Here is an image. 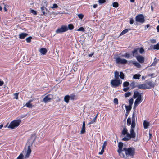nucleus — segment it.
I'll return each mask as SVG.
<instances>
[{"label":"nucleus","mask_w":159,"mask_h":159,"mask_svg":"<svg viewBox=\"0 0 159 159\" xmlns=\"http://www.w3.org/2000/svg\"><path fill=\"white\" fill-rule=\"evenodd\" d=\"M23 155L22 154H20L17 157L16 159H23Z\"/></svg>","instance_id":"nucleus-47"},{"label":"nucleus","mask_w":159,"mask_h":159,"mask_svg":"<svg viewBox=\"0 0 159 159\" xmlns=\"http://www.w3.org/2000/svg\"><path fill=\"white\" fill-rule=\"evenodd\" d=\"M126 134L127 137L129 138V139H130L131 138H132V137L131 136V135H130V134L127 133Z\"/></svg>","instance_id":"nucleus-51"},{"label":"nucleus","mask_w":159,"mask_h":159,"mask_svg":"<svg viewBox=\"0 0 159 159\" xmlns=\"http://www.w3.org/2000/svg\"><path fill=\"white\" fill-rule=\"evenodd\" d=\"M31 149H30V146H28V149L27 152L28 153H29L30 154L31 153Z\"/></svg>","instance_id":"nucleus-48"},{"label":"nucleus","mask_w":159,"mask_h":159,"mask_svg":"<svg viewBox=\"0 0 159 159\" xmlns=\"http://www.w3.org/2000/svg\"><path fill=\"white\" fill-rule=\"evenodd\" d=\"M77 30L79 31H81L83 32H84L85 31L83 27H81L80 28Z\"/></svg>","instance_id":"nucleus-46"},{"label":"nucleus","mask_w":159,"mask_h":159,"mask_svg":"<svg viewBox=\"0 0 159 159\" xmlns=\"http://www.w3.org/2000/svg\"><path fill=\"white\" fill-rule=\"evenodd\" d=\"M32 38L31 36H30L28 37V38H26V41L27 42V43H29L31 42V39H32Z\"/></svg>","instance_id":"nucleus-45"},{"label":"nucleus","mask_w":159,"mask_h":159,"mask_svg":"<svg viewBox=\"0 0 159 159\" xmlns=\"http://www.w3.org/2000/svg\"><path fill=\"white\" fill-rule=\"evenodd\" d=\"M70 99V96L67 95L65 96L64 97V101L66 103H68L69 102V100Z\"/></svg>","instance_id":"nucleus-19"},{"label":"nucleus","mask_w":159,"mask_h":159,"mask_svg":"<svg viewBox=\"0 0 159 159\" xmlns=\"http://www.w3.org/2000/svg\"><path fill=\"white\" fill-rule=\"evenodd\" d=\"M120 77L119 73L118 71H116L114 72V77L116 79H119Z\"/></svg>","instance_id":"nucleus-24"},{"label":"nucleus","mask_w":159,"mask_h":159,"mask_svg":"<svg viewBox=\"0 0 159 159\" xmlns=\"http://www.w3.org/2000/svg\"><path fill=\"white\" fill-rule=\"evenodd\" d=\"M28 35V34L25 33H22L19 35V38L20 39H24Z\"/></svg>","instance_id":"nucleus-13"},{"label":"nucleus","mask_w":159,"mask_h":159,"mask_svg":"<svg viewBox=\"0 0 159 159\" xmlns=\"http://www.w3.org/2000/svg\"><path fill=\"white\" fill-rule=\"evenodd\" d=\"M130 129H134L136 125L135 122H132Z\"/></svg>","instance_id":"nucleus-33"},{"label":"nucleus","mask_w":159,"mask_h":159,"mask_svg":"<svg viewBox=\"0 0 159 159\" xmlns=\"http://www.w3.org/2000/svg\"><path fill=\"white\" fill-rule=\"evenodd\" d=\"M122 81L120 79H114L111 81V85L112 87L116 88L119 87L122 84Z\"/></svg>","instance_id":"nucleus-3"},{"label":"nucleus","mask_w":159,"mask_h":159,"mask_svg":"<svg viewBox=\"0 0 159 159\" xmlns=\"http://www.w3.org/2000/svg\"><path fill=\"white\" fill-rule=\"evenodd\" d=\"M106 141H105L103 143V144L102 146V148H103V149H104V148H105V146L106 145Z\"/></svg>","instance_id":"nucleus-60"},{"label":"nucleus","mask_w":159,"mask_h":159,"mask_svg":"<svg viewBox=\"0 0 159 159\" xmlns=\"http://www.w3.org/2000/svg\"><path fill=\"white\" fill-rule=\"evenodd\" d=\"M4 84L3 81H2L0 80V86H2Z\"/></svg>","instance_id":"nucleus-63"},{"label":"nucleus","mask_w":159,"mask_h":159,"mask_svg":"<svg viewBox=\"0 0 159 159\" xmlns=\"http://www.w3.org/2000/svg\"><path fill=\"white\" fill-rule=\"evenodd\" d=\"M96 121V117H94L92 120L89 122L88 124V125H90L94 123Z\"/></svg>","instance_id":"nucleus-31"},{"label":"nucleus","mask_w":159,"mask_h":159,"mask_svg":"<svg viewBox=\"0 0 159 159\" xmlns=\"http://www.w3.org/2000/svg\"><path fill=\"white\" fill-rule=\"evenodd\" d=\"M106 2L105 0H99L98 2L101 4H102L105 3Z\"/></svg>","instance_id":"nucleus-55"},{"label":"nucleus","mask_w":159,"mask_h":159,"mask_svg":"<svg viewBox=\"0 0 159 159\" xmlns=\"http://www.w3.org/2000/svg\"><path fill=\"white\" fill-rule=\"evenodd\" d=\"M133 99L132 98H131L129 100V106H132L133 103Z\"/></svg>","instance_id":"nucleus-42"},{"label":"nucleus","mask_w":159,"mask_h":159,"mask_svg":"<svg viewBox=\"0 0 159 159\" xmlns=\"http://www.w3.org/2000/svg\"><path fill=\"white\" fill-rule=\"evenodd\" d=\"M119 6L118 3L117 2H114L113 3V6L114 7L117 8Z\"/></svg>","instance_id":"nucleus-40"},{"label":"nucleus","mask_w":159,"mask_h":159,"mask_svg":"<svg viewBox=\"0 0 159 159\" xmlns=\"http://www.w3.org/2000/svg\"><path fill=\"white\" fill-rule=\"evenodd\" d=\"M30 154H29V153H28L27 152H26V155H25V158H28L30 155Z\"/></svg>","instance_id":"nucleus-62"},{"label":"nucleus","mask_w":159,"mask_h":159,"mask_svg":"<svg viewBox=\"0 0 159 159\" xmlns=\"http://www.w3.org/2000/svg\"><path fill=\"white\" fill-rule=\"evenodd\" d=\"M68 30H72L74 28V26L73 24H69L68 25V27H67Z\"/></svg>","instance_id":"nucleus-35"},{"label":"nucleus","mask_w":159,"mask_h":159,"mask_svg":"<svg viewBox=\"0 0 159 159\" xmlns=\"http://www.w3.org/2000/svg\"><path fill=\"white\" fill-rule=\"evenodd\" d=\"M48 95L45 96L43 99V101L45 103H47L48 102H49L51 100V98L48 97Z\"/></svg>","instance_id":"nucleus-16"},{"label":"nucleus","mask_w":159,"mask_h":159,"mask_svg":"<svg viewBox=\"0 0 159 159\" xmlns=\"http://www.w3.org/2000/svg\"><path fill=\"white\" fill-rule=\"evenodd\" d=\"M139 49V48H135L132 52V53L133 54V56H136V55L138 54V51Z\"/></svg>","instance_id":"nucleus-23"},{"label":"nucleus","mask_w":159,"mask_h":159,"mask_svg":"<svg viewBox=\"0 0 159 159\" xmlns=\"http://www.w3.org/2000/svg\"><path fill=\"white\" fill-rule=\"evenodd\" d=\"M70 96V99L72 100H76L77 99V97L74 94H71Z\"/></svg>","instance_id":"nucleus-22"},{"label":"nucleus","mask_w":159,"mask_h":159,"mask_svg":"<svg viewBox=\"0 0 159 159\" xmlns=\"http://www.w3.org/2000/svg\"><path fill=\"white\" fill-rule=\"evenodd\" d=\"M151 42L152 43H156V41L155 39H152V40H151Z\"/></svg>","instance_id":"nucleus-61"},{"label":"nucleus","mask_w":159,"mask_h":159,"mask_svg":"<svg viewBox=\"0 0 159 159\" xmlns=\"http://www.w3.org/2000/svg\"><path fill=\"white\" fill-rule=\"evenodd\" d=\"M150 47L151 49H153L159 50V44H157L156 45H153L151 46Z\"/></svg>","instance_id":"nucleus-21"},{"label":"nucleus","mask_w":159,"mask_h":159,"mask_svg":"<svg viewBox=\"0 0 159 159\" xmlns=\"http://www.w3.org/2000/svg\"><path fill=\"white\" fill-rule=\"evenodd\" d=\"M148 85V86L150 87V88L151 87H154V85L152 83V81H149L147 83V84Z\"/></svg>","instance_id":"nucleus-27"},{"label":"nucleus","mask_w":159,"mask_h":159,"mask_svg":"<svg viewBox=\"0 0 159 159\" xmlns=\"http://www.w3.org/2000/svg\"><path fill=\"white\" fill-rule=\"evenodd\" d=\"M129 83L128 82L126 81V82H125L123 83V86L124 87H127L128 85H129Z\"/></svg>","instance_id":"nucleus-39"},{"label":"nucleus","mask_w":159,"mask_h":159,"mask_svg":"<svg viewBox=\"0 0 159 159\" xmlns=\"http://www.w3.org/2000/svg\"><path fill=\"white\" fill-rule=\"evenodd\" d=\"M116 61L117 64H125L127 62V60L125 59H121L120 57H117L116 59Z\"/></svg>","instance_id":"nucleus-6"},{"label":"nucleus","mask_w":159,"mask_h":159,"mask_svg":"<svg viewBox=\"0 0 159 159\" xmlns=\"http://www.w3.org/2000/svg\"><path fill=\"white\" fill-rule=\"evenodd\" d=\"M122 140L124 141H127L129 140V138H127V137H125L123 138L122 139Z\"/></svg>","instance_id":"nucleus-54"},{"label":"nucleus","mask_w":159,"mask_h":159,"mask_svg":"<svg viewBox=\"0 0 159 159\" xmlns=\"http://www.w3.org/2000/svg\"><path fill=\"white\" fill-rule=\"evenodd\" d=\"M139 52L141 54H142V53L143 52H144V49L142 48H141L140 49H139Z\"/></svg>","instance_id":"nucleus-52"},{"label":"nucleus","mask_w":159,"mask_h":159,"mask_svg":"<svg viewBox=\"0 0 159 159\" xmlns=\"http://www.w3.org/2000/svg\"><path fill=\"white\" fill-rule=\"evenodd\" d=\"M125 57L126 58H129L130 57L129 54L127 53H126L125 54Z\"/></svg>","instance_id":"nucleus-59"},{"label":"nucleus","mask_w":159,"mask_h":159,"mask_svg":"<svg viewBox=\"0 0 159 159\" xmlns=\"http://www.w3.org/2000/svg\"><path fill=\"white\" fill-rule=\"evenodd\" d=\"M19 95V93H15L14 94V98L16 99H18V96Z\"/></svg>","instance_id":"nucleus-44"},{"label":"nucleus","mask_w":159,"mask_h":159,"mask_svg":"<svg viewBox=\"0 0 159 159\" xmlns=\"http://www.w3.org/2000/svg\"><path fill=\"white\" fill-rule=\"evenodd\" d=\"M131 123H131V119L129 117L127 119V125H130L131 124Z\"/></svg>","instance_id":"nucleus-34"},{"label":"nucleus","mask_w":159,"mask_h":159,"mask_svg":"<svg viewBox=\"0 0 159 159\" xmlns=\"http://www.w3.org/2000/svg\"><path fill=\"white\" fill-rule=\"evenodd\" d=\"M85 124L84 121L83 123L82 128L80 131V133L83 134L85 132Z\"/></svg>","instance_id":"nucleus-12"},{"label":"nucleus","mask_w":159,"mask_h":159,"mask_svg":"<svg viewBox=\"0 0 159 159\" xmlns=\"http://www.w3.org/2000/svg\"><path fill=\"white\" fill-rule=\"evenodd\" d=\"M136 112L134 111L132 114V122H135V117Z\"/></svg>","instance_id":"nucleus-28"},{"label":"nucleus","mask_w":159,"mask_h":159,"mask_svg":"<svg viewBox=\"0 0 159 159\" xmlns=\"http://www.w3.org/2000/svg\"><path fill=\"white\" fill-rule=\"evenodd\" d=\"M104 152V149L103 148H102L101 152H99L98 153L99 155H102L103 154V152Z\"/></svg>","instance_id":"nucleus-56"},{"label":"nucleus","mask_w":159,"mask_h":159,"mask_svg":"<svg viewBox=\"0 0 159 159\" xmlns=\"http://www.w3.org/2000/svg\"><path fill=\"white\" fill-rule=\"evenodd\" d=\"M58 7V5L55 3L53 4L52 6L51 7L52 9L57 8Z\"/></svg>","instance_id":"nucleus-49"},{"label":"nucleus","mask_w":159,"mask_h":159,"mask_svg":"<svg viewBox=\"0 0 159 159\" xmlns=\"http://www.w3.org/2000/svg\"><path fill=\"white\" fill-rule=\"evenodd\" d=\"M143 126L144 128L145 129H146L148 128V127L149 125V123L148 122L144 120L143 122Z\"/></svg>","instance_id":"nucleus-20"},{"label":"nucleus","mask_w":159,"mask_h":159,"mask_svg":"<svg viewBox=\"0 0 159 159\" xmlns=\"http://www.w3.org/2000/svg\"><path fill=\"white\" fill-rule=\"evenodd\" d=\"M125 107L126 108V113L127 114H129V112H130V111L131 109L132 106L129 105L126 106L125 105Z\"/></svg>","instance_id":"nucleus-14"},{"label":"nucleus","mask_w":159,"mask_h":159,"mask_svg":"<svg viewBox=\"0 0 159 159\" xmlns=\"http://www.w3.org/2000/svg\"><path fill=\"white\" fill-rule=\"evenodd\" d=\"M131 95V93L130 92L126 93L125 94V97H128Z\"/></svg>","instance_id":"nucleus-43"},{"label":"nucleus","mask_w":159,"mask_h":159,"mask_svg":"<svg viewBox=\"0 0 159 159\" xmlns=\"http://www.w3.org/2000/svg\"><path fill=\"white\" fill-rule=\"evenodd\" d=\"M135 20L136 22L143 23L145 22L144 17L143 14H139L135 17Z\"/></svg>","instance_id":"nucleus-5"},{"label":"nucleus","mask_w":159,"mask_h":159,"mask_svg":"<svg viewBox=\"0 0 159 159\" xmlns=\"http://www.w3.org/2000/svg\"><path fill=\"white\" fill-rule=\"evenodd\" d=\"M123 150L125 151V154L126 155L127 157H130L133 158L135 154V149L133 147H131L128 148H123Z\"/></svg>","instance_id":"nucleus-1"},{"label":"nucleus","mask_w":159,"mask_h":159,"mask_svg":"<svg viewBox=\"0 0 159 159\" xmlns=\"http://www.w3.org/2000/svg\"><path fill=\"white\" fill-rule=\"evenodd\" d=\"M39 52L41 54L44 55L47 53V50L45 48H42L40 49Z\"/></svg>","instance_id":"nucleus-15"},{"label":"nucleus","mask_w":159,"mask_h":159,"mask_svg":"<svg viewBox=\"0 0 159 159\" xmlns=\"http://www.w3.org/2000/svg\"><path fill=\"white\" fill-rule=\"evenodd\" d=\"M129 89V88L128 87L123 88V90L125 92L127 91Z\"/></svg>","instance_id":"nucleus-57"},{"label":"nucleus","mask_w":159,"mask_h":159,"mask_svg":"<svg viewBox=\"0 0 159 159\" xmlns=\"http://www.w3.org/2000/svg\"><path fill=\"white\" fill-rule=\"evenodd\" d=\"M133 64L137 68H140L141 67V65L138 62H134Z\"/></svg>","instance_id":"nucleus-37"},{"label":"nucleus","mask_w":159,"mask_h":159,"mask_svg":"<svg viewBox=\"0 0 159 159\" xmlns=\"http://www.w3.org/2000/svg\"><path fill=\"white\" fill-rule=\"evenodd\" d=\"M128 31H129V30L127 29H126L124 30L120 33V36L122 35L126 34Z\"/></svg>","instance_id":"nucleus-32"},{"label":"nucleus","mask_w":159,"mask_h":159,"mask_svg":"<svg viewBox=\"0 0 159 159\" xmlns=\"http://www.w3.org/2000/svg\"><path fill=\"white\" fill-rule=\"evenodd\" d=\"M134 21V20L132 18H130V24H132L133 23Z\"/></svg>","instance_id":"nucleus-58"},{"label":"nucleus","mask_w":159,"mask_h":159,"mask_svg":"<svg viewBox=\"0 0 159 159\" xmlns=\"http://www.w3.org/2000/svg\"><path fill=\"white\" fill-rule=\"evenodd\" d=\"M123 144L122 142H120L119 143L118 147L119 149L118 150H123Z\"/></svg>","instance_id":"nucleus-25"},{"label":"nucleus","mask_w":159,"mask_h":159,"mask_svg":"<svg viewBox=\"0 0 159 159\" xmlns=\"http://www.w3.org/2000/svg\"><path fill=\"white\" fill-rule=\"evenodd\" d=\"M124 151L123 150H117V152H118L119 155L121 157L125 158H127L126 155H125L122 152V151Z\"/></svg>","instance_id":"nucleus-10"},{"label":"nucleus","mask_w":159,"mask_h":159,"mask_svg":"<svg viewBox=\"0 0 159 159\" xmlns=\"http://www.w3.org/2000/svg\"><path fill=\"white\" fill-rule=\"evenodd\" d=\"M141 76V75L140 74H136L134 75L133 77V79H139L140 78V77Z\"/></svg>","instance_id":"nucleus-29"},{"label":"nucleus","mask_w":159,"mask_h":159,"mask_svg":"<svg viewBox=\"0 0 159 159\" xmlns=\"http://www.w3.org/2000/svg\"><path fill=\"white\" fill-rule=\"evenodd\" d=\"M21 121L20 119L15 120L10 123L8 127L11 129H13L18 126L21 123Z\"/></svg>","instance_id":"nucleus-2"},{"label":"nucleus","mask_w":159,"mask_h":159,"mask_svg":"<svg viewBox=\"0 0 159 159\" xmlns=\"http://www.w3.org/2000/svg\"><path fill=\"white\" fill-rule=\"evenodd\" d=\"M26 106L27 107L29 108H32L33 107L31 103H27L25 104Z\"/></svg>","instance_id":"nucleus-38"},{"label":"nucleus","mask_w":159,"mask_h":159,"mask_svg":"<svg viewBox=\"0 0 159 159\" xmlns=\"http://www.w3.org/2000/svg\"><path fill=\"white\" fill-rule=\"evenodd\" d=\"M128 133V130L125 127L124 128L123 130L122 131V134L123 135H125Z\"/></svg>","instance_id":"nucleus-26"},{"label":"nucleus","mask_w":159,"mask_h":159,"mask_svg":"<svg viewBox=\"0 0 159 159\" xmlns=\"http://www.w3.org/2000/svg\"><path fill=\"white\" fill-rule=\"evenodd\" d=\"M141 96L137 98L134 102V107H136L138 105L142 102Z\"/></svg>","instance_id":"nucleus-8"},{"label":"nucleus","mask_w":159,"mask_h":159,"mask_svg":"<svg viewBox=\"0 0 159 159\" xmlns=\"http://www.w3.org/2000/svg\"><path fill=\"white\" fill-rule=\"evenodd\" d=\"M137 88L140 89H150V87L148 86L146 84H143L137 85Z\"/></svg>","instance_id":"nucleus-7"},{"label":"nucleus","mask_w":159,"mask_h":159,"mask_svg":"<svg viewBox=\"0 0 159 159\" xmlns=\"http://www.w3.org/2000/svg\"><path fill=\"white\" fill-rule=\"evenodd\" d=\"M78 16L79 18L82 19L83 18V17L84 16V15L82 14H78Z\"/></svg>","instance_id":"nucleus-50"},{"label":"nucleus","mask_w":159,"mask_h":159,"mask_svg":"<svg viewBox=\"0 0 159 159\" xmlns=\"http://www.w3.org/2000/svg\"><path fill=\"white\" fill-rule=\"evenodd\" d=\"M30 12L32 13L33 15H36L37 14V11L33 9H30Z\"/></svg>","instance_id":"nucleus-41"},{"label":"nucleus","mask_w":159,"mask_h":159,"mask_svg":"<svg viewBox=\"0 0 159 159\" xmlns=\"http://www.w3.org/2000/svg\"><path fill=\"white\" fill-rule=\"evenodd\" d=\"M153 3H152L151 4V10L153 11Z\"/></svg>","instance_id":"nucleus-64"},{"label":"nucleus","mask_w":159,"mask_h":159,"mask_svg":"<svg viewBox=\"0 0 159 159\" xmlns=\"http://www.w3.org/2000/svg\"><path fill=\"white\" fill-rule=\"evenodd\" d=\"M68 30L67 26L65 25H62L61 28H58L56 31V32L57 34L61 33L66 31Z\"/></svg>","instance_id":"nucleus-4"},{"label":"nucleus","mask_w":159,"mask_h":159,"mask_svg":"<svg viewBox=\"0 0 159 159\" xmlns=\"http://www.w3.org/2000/svg\"><path fill=\"white\" fill-rule=\"evenodd\" d=\"M120 77L122 79H123L125 78L124 74L122 72H120Z\"/></svg>","instance_id":"nucleus-36"},{"label":"nucleus","mask_w":159,"mask_h":159,"mask_svg":"<svg viewBox=\"0 0 159 159\" xmlns=\"http://www.w3.org/2000/svg\"><path fill=\"white\" fill-rule=\"evenodd\" d=\"M138 61L141 63H143L144 62V58L142 56L139 55L136 56Z\"/></svg>","instance_id":"nucleus-9"},{"label":"nucleus","mask_w":159,"mask_h":159,"mask_svg":"<svg viewBox=\"0 0 159 159\" xmlns=\"http://www.w3.org/2000/svg\"><path fill=\"white\" fill-rule=\"evenodd\" d=\"M130 86L131 87L132 89H133L135 87H137V85H135V82L133 81L131 83Z\"/></svg>","instance_id":"nucleus-30"},{"label":"nucleus","mask_w":159,"mask_h":159,"mask_svg":"<svg viewBox=\"0 0 159 159\" xmlns=\"http://www.w3.org/2000/svg\"><path fill=\"white\" fill-rule=\"evenodd\" d=\"M41 9L43 15L47 14L49 12V11L47 10V8L44 7H42L41 8Z\"/></svg>","instance_id":"nucleus-11"},{"label":"nucleus","mask_w":159,"mask_h":159,"mask_svg":"<svg viewBox=\"0 0 159 159\" xmlns=\"http://www.w3.org/2000/svg\"><path fill=\"white\" fill-rule=\"evenodd\" d=\"M113 102L116 104H118V99L116 98H115L114 99Z\"/></svg>","instance_id":"nucleus-53"},{"label":"nucleus","mask_w":159,"mask_h":159,"mask_svg":"<svg viewBox=\"0 0 159 159\" xmlns=\"http://www.w3.org/2000/svg\"><path fill=\"white\" fill-rule=\"evenodd\" d=\"M130 134L132 137V138H134L135 137L136 134L135 133L134 131V129H130Z\"/></svg>","instance_id":"nucleus-18"},{"label":"nucleus","mask_w":159,"mask_h":159,"mask_svg":"<svg viewBox=\"0 0 159 159\" xmlns=\"http://www.w3.org/2000/svg\"><path fill=\"white\" fill-rule=\"evenodd\" d=\"M141 96V94L138 91L134 92V93L133 97L134 98Z\"/></svg>","instance_id":"nucleus-17"}]
</instances>
